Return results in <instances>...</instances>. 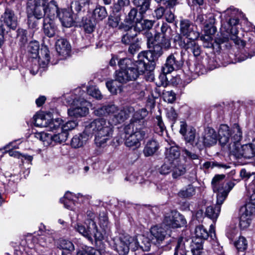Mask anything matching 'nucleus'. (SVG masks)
<instances>
[{
    "label": "nucleus",
    "instance_id": "nucleus-1",
    "mask_svg": "<svg viewBox=\"0 0 255 255\" xmlns=\"http://www.w3.org/2000/svg\"><path fill=\"white\" fill-rule=\"evenodd\" d=\"M147 113L145 109L136 112L130 123L124 127L125 144L127 147H137L140 145V141L148 136L149 129L144 119Z\"/></svg>",
    "mask_w": 255,
    "mask_h": 255
},
{
    "label": "nucleus",
    "instance_id": "nucleus-2",
    "mask_svg": "<svg viewBox=\"0 0 255 255\" xmlns=\"http://www.w3.org/2000/svg\"><path fill=\"white\" fill-rule=\"evenodd\" d=\"M241 15L239 10L234 7L226 9L223 13L224 18L222 20L221 31L223 35L227 36V40L230 37L236 44L243 47L245 46V42L237 36L239 31L237 25Z\"/></svg>",
    "mask_w": 255,
    "mask_h": 255
},
{
    "label": "nucleus",
    "instance_id": "nucleus-3",
    "mask_svg": "<svg viewBox=\"0 0 255 255\" xmlns=\"http://www.w3.org/2000/svg\"><path fill=\"white\" fill-rule=\"evenodd\" d=\"M120 70L116 72V81L121 83L135 80L140 73L147 71V65L141 60L132 63L127 58L121 59L118 61Z\"/></svg>",
    "mask_w": 255,
    "mask_h": 255
},
{
    "label": "nucleus",
    "instance_id": "nucleus-4",
    "mask_svg": "<svg viewBox=\"0 0 255 255\" xmlns=\"http://www.w3.org/2000/svg\"><path fill=\"white\" fill-rule=\"evenodd\" d=\"M85 126L88 134L95 135V143L98 147H105L112 137L113 126L103 118L95 119Z\"/></svg>",
    "mask_w": 255,
    "mask_h": 255
},
{
    "label": "nucleus",
    "instance_id": "nucleus-5",
    "mask_svg": "<svg viewBox=\"0 0 255 255\" xmlns=\"http://www.w3.org/2000/svg\"><path fill=\"white\" fill-rule=\"evenodd\" d=\"M234 135L232 137L234 143L230 146V151L238 158L244 157L250 159L255 157L252 142L241 145L240 142L242 139V132L239 125H235L233 129Z\"/></svg>",
    "mask_w": 255,
    "mask_h": 255
},
{
    "label": "nucleus",
    "instance_id": "nucleus-6",
    "mask_svg": "<svg viewBox=\"0 0 255 255\" xmlns=\"http://www.w3.org/2000/svg\"><path fill=\"white\" fill-rule=\"evenodd\" d=\"M140 240H145L146 244L143 246L139 244L137 239L130 237L128 235H123L120 237L118 242L116 244V248L120 255H125L128 254L130 249L132 251H135L138 248L142 250H148L149 249L150 243L148 240L143 236H139Z\"/></svg>",
    "mask_w": 255,
    "mask_h": 255
},
{
    "label": "nucleus",
    "instance_id": "nucleus-7",
    "mask_svg": "<svg viewBox=\"0 0 255 255\" xmlns=\"http://www.w3.org/2000/svg\"><path fill=\"white\" fill-rule=\"evenodd\" d=\"M145 36L147 47L151 49L148 51H142L139 53L138 55V60L143 62L147 66L146 64V61L153 62L155 59L162 54V49L164 48L156 41H153L152 42V44H150L149 39L150 37H152V35L151 33L146 32Z\"/></svg>",
    "mask_w": 255,
    "mask_h": 255
},
{
    "label": "nucleus",
    "instance_id": "nucleus-8",
    "mask_svg": "<svg viewBox=\"0 0 255 255\" xmlns=\"http://www.w3.org/2000/svg\"><path fill=\"white\" fill-rule=\"evenodd\" d=\"M89 225L87 229H86L84 226L78 224L75 227V229L91 242H93V238L96 241L102 240L103 238L102 234L98 231L96 223L93 220H91L89 221Z\"/></svg>",
    "mask_w": 255,
    "mask_h": 255
},
{
    "label": "nucleus",
    "instance_id": "nucleus-9",
    "mask_svg": "<svg viewBox=\"0 0 255 255\" xmlns=\"http://www.w3.org/2000/svg\"><path fill=\"white\" fill-rule=\"evenodd\" d=\"M33 2V0H30L27 3L26 11L28 18L34 16L37 19H40L45 17L47 0H37L34 4Z\"/></svg>",
    "mask_w": 255,
    "mask_h": 255
},
{
    "label": "nucleus",
    "instance_id": "nucleus-10",
    "mask_svg": "<svg viewBox=\"0 0 255 255\" xmlns=\"http://www.w3.org/2000/svg\"><path fill=\"white\" fill-rule=\"evenodd\" d=\"M29 56L30 58L36 59L38 58L44 63L47 64L50 61L49 51L46 48L40 49V55L39 54V44L37 41H31L28 46Z\"/></svg>",
    "mask_w": 255,
    "mask_h": 255
},
{
    "label": "nucleus",
    "instance_id": "nucleus-11",
    "mask_svg": "<svg viewBox=\"0 0 255 255\" xmlns=\"http://www.w3.org/2000/svg\"><path fill=\"white\" fill-rule=\"evenodd\" d=\"M179 25L181 34L186 37V40H196L199 37L196 26L189 19H181Z\"/></svg>",
    "mask_w": 255,
    "mask_h": 255
},
{
    "label": "nucleus",
    "instance_id": "nucleus-12",
    "mask_svg": "<svg viewBox=\"0 0 255 255\" xmlns=\"http://www.w3.org/2000/svg\"><path fill=\"white\" fill-rule=\"evenodd\" d=\"M89 104V103L84 99L74 100L73 105L68 111V115L75 117L85 116L88 113V106Z\"/></svg>",
    "mask_w": 255,
    "mask_h": 255
},
{
    "label": "nucleus",
    "instance_id": "nucleus-13",
    "mask_svg": "<svg viewBox=\"0 0 255 255\" xmlns=\"http://www.w3.org/2000/svg\"><path fill=\"white\" fill-rule=\"evenodd\" d=\"M163 223L170 228H177L185 225L186 221L179 213L171 211L165 214Z\"/></svg>",
    "mask_w": 255,
    "mask_h": 255
},
{
    "label": "nucleus",
    "instance_id": "nucleus-14",
    "mask_svg": "<svg viewBox=\"0 0 255 255\" xmlns=\"http://www.w3.org/2000/svg\"><path fill=\"white\" fill-rule=\"evenodd\" d=\"M217 141L216 132L213 128H208L205 130L204 135L198 139L196 145L198 148L202 149L205 146H213Z\"/></svg>",
    "mask_w": 255,
    "mask_h": 255
},
{
    "label": "nucleus",
    "instance_id": "nucleus-15",
    "mask_svg": "<svg viewBox=\"0 0 255 255\" xmlns=\"http://www.w3.org/2000/svg\"><path fill=\"white\" fill-rule=\"evenodd\" d=\"M235 125H239L235 124L231 129L227 125H221L218 130L219 142L222 145H225L229 143V148L230 150V146H232L234 142L232 139L233 134V129Z\"/></svg>",
    "mask_w": 255,
    "mask_h": 255
},
{
    "label": "nucleus",
    "instance_id": "nucleus-16",
    "mask_svg": "<svg viewBox=\"0 0 255 255\" xmlns=\"http://www.w3.org/2000/svg\"><path fill=\"white\" fill-rule=\"evenodd\" d=\"M17 159H18L19 166L20 168V173L22 172L23 177L25 178L30 172L29 169L33 157L17 151Z\"/></svg>",
    "mask_w": 255,
    "mask_h": 255
},
{
    "label": "nucleus",
    "instance_id": "nucleus-17",
    "mask_svg": "<svg viewBox=\"0 0 255 255\" xmlns=\"http://www.w3.org/2000/svg\"><path fill=\"white\" fill-rule=\"evenodd\" d=\"M177 53H174L171 54L167 57L166 63L162 67L164 75L177 70L181 67V63L177 60Z\"/></svg>",
    "mask_w": 255,
    "mask_h": 255
},
{
    "label": "nucleus",
    "instance_id": "nucleus-18",
    "mask_svg": "<svg viewBox=\"0 0 255 255\" xmlns=\"http://www.w3.org/2000/svg\"><path fill=\"white\" fill-rule=\"evenodd\" d=\"M195 237L194 239H201L202 241L207 239L209 235L212 239H214V238H216L215 227L214 225L211 224L210 225L209 233L203 225L197 226L195 230Z\"/></svg>",
    "mask_w": 255,
    "mask_h": 255
},
{
    "label": "nucleus",
    "instance_id": "nucleus-19",
    "mask_svg": "<svg viewBox=\"0 0 255 255\" xmlns=\"http://www.w3.org/2000/svg\"><path fill=\"white\" fill-rule=\"evenodd\" d=\"M0 20L3 22L8 28L12 30L16 28V19L14 11L6 7L4 12L1 15Z\"/></svg>",
    "mask_w": 255,
    "mask_h": 255
},
{
    "label": "nucleus",
    "instance_id": "nucleus-20",
    "mask_svg": "<svg viewBox=\"0 0 255 255\" xmlns=\"http://www.w3.org/2000/svg\"><path fill=\"white\" fill-rule=\"evenodd\" d=\"M43 30L44 34L48 37L54 36L58 31V28L54 20L48 18H44Z\"/></svg>",
    "mask_w": 255,
    "mask_h": 255
},
{
    "label": "nucleus",
    "instance_id": "nucleus-21",
    "mask_svg": "<svg viewBox=\"0 0 255 255\" xmlns=\"http://www.w3.org/2000/svg\"><path fill=\"white\" fill-rule=\"evenodd\" d=\"M129 111L126 108L119 109L116 106V110L111 115L113 116V121L115 124L123 122L129 116Z\"/></svg>",
    "mask_w": 255,
    "mask_h": 255
},
{
    "label": "nucleus",
    "instance_id": "nucleus-22",
    "mask_svg": "<svg viewBox=\"0 0 255 255\" xmlns=\"http://www.w3.org/2000/svg\"><path fill=\"white\" fill-rule=\"evenodd\" d=\"M45 14L44 18H48L54 20L55 18L58 17L59 10L56 2L51 0L50 2L47 1L45 6Z\"/></svg>",
    "mask_w": 255,
    "mask_h": 255
},
{
    "label": "nucleus",
    "instance_id": "nucleus-23",
    "mask_svg": "<svg viewBox=\"0 0 255 255\" xmlns=\"http://www.w3.org/2000/svg\"><path fill=\"white\" fill-rule=\"evenodd\" d=\"M58 17L63 26L69 27L72 25L74 20L72 14L70 10H62L59 12Z\"/></svg>",
    "mask_w": 255,
    "mask_h": 255
},
{
    "label": "nucleus",
    "instance_id": "nucleus-24",
    "mask_svg": "<svg viewBox=\"0 0 255 255\" xmlns=\"http://www.w3.org/2000/svg\"><path fill=\"white\" fill-rule=\"evenodd\" d=\"M90 134L86 131V128L84 131L79 135H75L71 141V145L74 148H79L83 145L88 139Z\"/></svg>",
    "mask_w": 255,
    "mask_h": 255
},
{
    "label": "nucleus",
    "instance_id": "nucleus-25",
    "mask_svg": "<svg viewBox=\"0 0 255 255\" xmlns=\"http://www.w3.org/2000/svg\"><path fill=\"white\" fill-rule=\"evenodd\" d=\"M71 46L68 41L64 38H60L56 42V50L61 55L65 56L69 54Z\"/></svg>",
    "mask_w": 255,
    "mask_h": 255
},
{
    "label": "nucleus",
    "instance_id": "nucleus-26",
    "mask_svg": "<svg viewBox=\"0 0 255 255\" xmlns=\"http://www.w3.org/2000/svg\"><path fill=\"white\" fill-rule=\"evenodd\" d=\"M159 145L157 141L150 139L147 141L144 149L143 153L145 157H148L153 155L159 149Z\"/></svg>",
    "mask_w": 255,
    "mask_h": 255
},
{
    "label": "nucleus",
    "instance_id": "nucleus-27",
    "mask_svg": "<svg viewBox=\"0 0 255 255\" xmlns=\"http://www.w3.org/2000/svg\"><path fill=\"white\" fill-rule=\"evenodd\" d=\"M172 177L177 178L183 175L186 172V167L184 164L181 161H175L172 162Z\"/></svg>",
    "mask_w": 255,
    "mask_h": 255
},
{
    "label": "nucleus",
    "instance_id": "nucleus-28",
    "mask_svg": "<svg viewBox=\"0 0 255 255\" xmlns=\"http://www.w3.org/2000/svg\"><path fill=\"white\" fill-rule=\"evenodd\" d=\"M124 28L127 31V33L122 36V43L126 45H129L133 42H136L137 40L136 38V33L132 32V28H128L127 26L124 27Z\"/></svg>",
    "mask_w": 255,
    "mask_h": 255
},
{
    "label": "nucleus",
    "instance_id": "nucleus-29",
    "mask_svg": "<svg viewBox=\"0 0 255 255\" xmlns=\"http://www.w3.org/2000/svg\"><path fill=\"white\" fill-rule=\"evenodd\" d=\"M150 233L158 242L164 240L166 236L165 229L159 226H154L152 227L150 229Z\"/></svg>",
    "mask_w": 255,
    "mask_h": 255
},
{
    "label": "nucleus",
    "instance_id": "nucleus-30",
    "mask_svg": "<svg viewBox=\"0 0 255 255\" xmlns=\"http://www.w3.org/2000/svg\"><path fill=\"white\" fill-rule=\"evenodd\" d=\"M116 110V106L115 105H108L95 109L94 113L97 116H106L111 115V113Z\"/></svg>",
    "mask_w": 255,
    "mask_h": 255
},
{
    "label": "nucleus",
    "instance_id": "nucleus-31",
    "mask_svg": "<svg viewBox=\"0 0 255 255\" xmlns=\"http://www.w3.org/2000/svg\"><path fill=\"white\" fill-rule=\"evenodd\" d=\"M165 155V158L168 161L170 162H175V161L179 160L178 158L180 156V153L178 147L173 146L166 149Z\"/></svg>",
    "mask_w": 255,
    "mask_h": 255
},
{
    "label": "nucleus",
    "instance_id": "nucleus-32",
    "mask_svg": "<svg viewBox=\"0 0 255 255\" xmlns=\"http://www.w3.org/2000/svg\"><path fill=\"white\" fill-rule=\"evenodd\" d=\"M8 154L10 156L16 155V142H10L2 148L0 149V158L4 155Z\"/></svg>",
    "mask_w": 255,
    "mask_h": 255
},
{
    "label": "nucleus",
    "instance_id": "nucleus-33",
    "mask_svg": "<svg viewBox=\"0 0 255 255\" xmlns=\"http://www.w3.org/2000/svg\"><path fill=\"white\" fill-rule=\"evenodd\" d=\"M186 242L187 241L183 237L178 239L174 255H187V250L185 247Z\"/></svg>",
    "mask_w": 255,
    "mask_h": 255
},
{
    "label": "nucleus",
    "instance_id": "nucleus-34",
    "mask_svg": "<svg viewBox=\"0 0 255 255\" xmlns=\"http://www.w3.org/2000/svg\"><path fill=\"white\" fill-rule=\"evenodd\" d=\"M48 120L46 116L42 114H37L33 117L32 123L36 127L46 128Z\"/></svg>",
    "mask_w": 255,
    "mask_h": 255
},
{
    "label": "nucleus",
    "instance_id": "nucleus-35",
    "mask_svg": "<svg viewBox=\"0 0 255 255\" xmlns=\"http://www.w3.org/2000/svg\"><path fill=\"white\" fill-rule=\"evenodd\" d=\"M195 40H186V46L185 49L190 50L196 57L200 55L201 53V48L200 46L195 41Z\"/></svg>",
    "mask_w": 255,
    "mask_h": 255
},
{
    "label": "nucleus",
    "instance_id": "nucleus-36",
    "mask_svg": "<svg viewBox=\"0 0 255 255\" xmlns=\"http://www.w3.org/2000/svg\"><path fill=\"white\" fill-rule=\"evenodd\" d=\"M220 212V207L219 206H209L206 208V216L212 220H216Z\"/></svg>",
    "mask_w": 255,
    "mask_h": 255
},
{
    "label": "nucleus",
    "instance_id": "nucleus-37",
    "mask_svg": "<svg viewBox=\"0 0 255 255\" xmlns=\"http://www.w3.org/2000/svg\"><path fill=\"white\" fill-rule=\"evenodd\" d=\"M225 176L223 174L216 175L213 178L212 185L214 191L223 190L224 187L223 179Z\"/></svg>",
    "mask_w": 255,
    "mask_h": 255
},
{
    "label": "nucleus",
    "instance_id": "nucleus-38",
    "mask_svg": "<svg viewBox=\"0 0 255 255\" xmlns=\"http://www.w3.org/2000/svg\"><path fill=\"white\" fill-rule=\"evenodd\" d=\"M149 43L151 44L153 41L157 42L165 49H168L170 47V36H164V38H157V37H150L149 39Z\"/></svg>",
    "mask_w": 255,
    "mask_h": 255
},
{
    "label": "nucleus",
    "instance_id": "nucleus-39",
    "mask_svg": "<svg viewBox=\"0 0 255 255\" xmlns=\"http://www.w3.org/2000/svg\"><path fill=\"white\" fill-rule=\"evenodd\" d=\"M63 121L61 118H57L53 120H49L48 125L46 127L49 130L51 131L60 130V128L63 125Z\"/></svg>",
    "mask_w": 255,
    "mask_h": 255
},
{
    "label": "nucleus",
    "instance_id": "nucleus-40",
    "mask_svg": "<svg viewBox=\"0 0 255 255\" xmlns=\"http://www.w3.org/2000/svg\"><path fill=\"white\" fill-rule=\"evenodd\" d=\"M35 137L43 142L45 146L52 144L53 141L52 135L46 132H38L35 134Z\"/></svg>",
    "mask_w": 255,
    "mask_h": 255
},
{
    "label": "nucleus",
    "instance_id": "nucleus-41",
    "mask_svg": "<svg viewBox=\"0 0 255 255\" xmlns=\"http://www.w3.org/2000/svg\"><path fill=\"white\" fill-rule=\"evenodd\" d=\"M196 190L192 185H188L178 192V196L181 198H187L195 194Z\"/></svg>",
    "mask_w": 255,
    "mask_h": 255
},
{
    "label": "nucleus",
    "instance_id": "nucleus-42",
    "mask_svg": "<svg viewBox=\"0 0 255 255\" xmlns=\"http://www.w3.org/2000/svg\"><path fill=\"white\" fill-rule=\"evenodd\" d=\"M75 196L72 193L67 192L64 195V197L60 199V202L64 204L65 208L72 210L73 205L74 204L72 201L74 200V197Z\"/></svg>",
    "mask_w": 255,
    "mask_h": 255
},
{
    "label": "nucleus",
    "instance_id": "nucleus-43",
    "mask_svg": "<svg viewBox=\"0 0 255 255\" xmlns=\"http://www.w3.org/2000/svg\"><path fill=\"white\" fill-rule=\"evenodd\" d=\"M151 0H133L134 5L139 7V13L141 15L144 13L148 9Z\"/></svg>",
    "mask_w": 255,
    "mask_h": 255
},
{
    "label": "nucleus",
    "instance_id": "nucleus-44",
    "mask_svg": "<svg viewBox=\"0 0 255 255\" xmlns=\"http://www.w3.org/2000/svg\"><path fill=\"white\" fill-rule=\"evenodd\" d=\"M94 15L96 19L103 20L108 15L105 7L98 5L94 10Z\"/></svg>",
    "mask_w": 255,
    "mask_h": 255
},
{
    "label": "nucleus",
    "instance_id": "nucleus-45",
    "mask_svg": "<svg viewBox=\"0 0 255 255\" xmlns=\"http://www.w3.org/2000/svg\"><path fill=\"white\" fill-rule=\"evenodd\" d=\"M255 213V205L249 202L245 206L241 207L240 209V214H244L247 216L251 217Z\"/></svg>",
    "mask_w": 255,
    "mask_h": 255
},
{
    "label": "nucleus",
    "instance_id": "nucleus-46",
    "mask_svg": "<svg viewBox=\"0 0 255 255\" xmlns=\"http://www.w3.org/2000/svg\"><path fill=\"white\" fill-rule=\"evenodd\" d=\"M130 4L129 0H117L112 6L113 13H118Z\"/></svg>",
    "mask_w": 255,
    "mask_h": 255
},
{
    "label": "nucleus",
    "instance_id": "nucleus-47",
    "mask_svg": "<svg viewBox=\"0 0 255 255\" xmlns=\"http://www.w3.org/2000/svg\"><path fill=\"white\" fill-rule=\"evenodd\" d=\"M170 29L166 23H163L160 27V31L157 32L153 37L164 38V36H170Z\"/></svg>",
    "mask_w": 255,
    "mask_h": 255
},
{
    "label": "nucleus",
    "instance_id": "nucleus-48",
    "mask_svg": "<svg viewBox=\"0 0 255 255\" xmlns=\"http://www.w3.org/2000/svg\"><path fill=\"white\" fill-rule=\"evenodd\" d=\"M68 132L60 128V132L52 135L53 141L57 143L65 142L68 137Z\"/></svg>",
    "mask_w": 255,
    "mask_h": 255
},
{
    "label": "nucleus",
    "instance_id": "nucleus-49",
    "mask_svg": "<svg viewBox=\"0 0 255 255\" xmlns=\"http://www.w3.org/2000/svg\"><path fill=\"white\" fill-rule=\"evenodd\" d=\"M77 255H102L99 250H96L92 247H86L82 250L77 252Z\"/></svg>",
    "mask_w": 255,
    "mask_h": 255
},
{
    "label": "nucleus",
    "instance_id": "nucleus-50",
    "mask_svg": "<svg viewBox=\"0 0 255 255\" xmlns=\"http://www.w3.org/2000/svg\"><path fill=\"white\" fill-rule=\"evenodd\" d=\"M137 10L134 8H132L125 19L126 22L129 24H133L134 22L140 19V17H137Z\"/></svg>",
    "mask_w": 255,
    "mask_h": 255
},
{
    "label": "nucleus",
    "instance_id": "nucleus-51",
    "mask_svg": "<svg viewBox=\"0 0 255 255\" xmlns=\"http://www.w3.org/2000/svg\"><path fill=\"white\" fill-rule=\"evenodd\" d=\"M17 39H18L19 44L21 46L27 43V31L23 29H18L17 31Z\"/></svg>",
    "mask_w": 255,
    "mask_h": 255
},
{
    "label": "nucleus",
    "instance_id": "nucleus-52",
    "mask_svg": "<svg viewBox=\"0 0 255 255\" xmlns=\"http://www.w3.org/2000/svg\"><path fill=\"white\" fill-rule=\"evenodd\" d=\"M172 162L167 160L159 168V172L162 175H166L172 171Z\"/></svg>",
    "mask_w": 255,
    "mask_h": 255
},
{
    "label": "nucleus",
    "instance_id": "nucleus-53",
    "mask_svg": "<svg viewBox=\"0 0 255 255\" xmlns=\"http://www.w3.org/2000/svg\"><path fill=\"white\" fill-rule=\"evenodd\" d=\"M235 246L239 251H243L247 249L248 247L247 241L245 238L241 236L235 242Z\"/></svg>",
    "mask_w": 255,
    "mask_h": 255
},
{
    "label": "nucleus",
    "instance_id": "nucleus-54",
    "mask_svg": "<svg viewBox=\"0 0 255 255\" xmlns=\"http://www.w3.org/2000/svg\"><path fill=\"white\" fill-rule=\"evenodd\" d=\"M38 244L42 247H47L54 241L53 238L50 236L39 237L37 239Z\"/></svg>",
    "mask_w": 255,
    "mask_h": 255
},
{
    "label": "nucleus",
    "instance_id": "nucleus-55",
    "mask_svg": "<svg viewBox=\"0 0 255 255\" xmlns=\"http://www.w3.org/2000/svg\"><path fill=\"white\" fill-rule=\"evenodd\" d=\"M59 247L63 250H67L70 252L74 250V246L73 243L69 241L65 240H61L60 241Z\"/></svg>",
    "mask_w": 255,
    "mask_h": 255
},
{
    "label": "nucleus",
    "instance_id": "nucleus-56",
    "mask_svg": "<svg viewBox=\"0 0 255 255\" xmlns=\"http://www.w3.org/2000/svg\"><path fill=\"white\" fill-rule=\"evenodd\" d=\"M252 218L244 214H241L240 219V226L243 229L248 228L251 224Z\"/></svg>",
    "mask_w": 255,
    "mask_h": 255
},
{
    "label": "nucleus",
    "instance_id": "nucleus-57",
    "mask_svg": "<svg viewBox=\"0 0 255 255\" xmlns=\"http://www.w3.org/2000/svg\"><path fill=\"white\" fill-rule=\"evenodd\" d=\"M214 192H217L216 206L220 207L228 196V191H224L223 190H221L220 191H216Z\"/></svg>",
    "mask_w": 255,
    "mask_h": 255
},
{
    "label": "nucleus",
    "instance_id": "nucleus-58",
    "mask_svg": "<svg viewBox=\"0 0 255 255\" xmlns=\"http://www.w3.org/2000/svg\"><path fill=\"white\" fill-rule=\"evenodd\" d=\"M191 250L201 251L203 250V241L201 239H193L191 243Z\"/></svg>",
    "mask_w": 255,
    "mask_h": 255
},
{
    "label": "nucleus",
    "instance_id": "nucleus-59",
    "mask_svg": "<svg viewBox=\"0 0 255 255\" xmlns=\"http://www.w3.org/2000/svg\"><path fill=\"white\" fill-rule=\"evenodd\" d=\"M141 19L142 17L140 16V19L137 20V21L134 22V25L128 27V28H132V32H134L133 33H136V35H137L138 33H139L140 31H142L143 30H144Z\"/></svg>",
    "mask_w": 255,
    "mask_h": 255
},
{
    "label": "nucleus",
    "instance_id": "nucleus-60",
    "mask_svg": "<svg viewBox=\"0 0 255 255\" xmlns=\"http://www.w3.org/2000/svg\"><path fill=\"white\" fill-rule=\"evenodd\" d=\"M157 126L155 128V132L159 134H162L165 129L164 123L162 122L161 116H157L156 117Z\"/></svg>",
    "mask_w": 255,
    "mask_h": 255
},
{
    "label": "nucleus",
    "instance_id": "nucleus-61",
    "mask_svg": "<svg viewBox=\"0 0 255 255\" xmlns=\"http://www.w3.org/2000/svg\"><path fill=\"white\" fill-rule=\"evenodd\" d=\"M214 167H218L219 168H228L230 167L229 166H228L226 164L218 163L216 162L207 161L205 162L203 165V168L206 169H209L210 167L213 168Z\"/></svg>",
    "mask_w": 255,
    "mask_h": 255
},
{
    "label": "nucleus",
    "instance_id": "nucleus-62",
    "mask_svg": "<svg viewBox=\"0 0 255 255\" xmlns=\"http://www.w3.org/2000/svg\"><path fill=\"white\" fill-rule=\"evenodd\" d=\"M121 21L120 15H110L108 18V24L112 27H117Z\"/></svg>",
    "mask_w": 255,
    "mask_h": 255
},
{
    "label": "nucleus",
    "instance_id": "nucleus-63",
    "mask_svg": "<svg viewBox=\"0 0 255 255\" xmlns=\"http://www.w3.org/2000/svg\"><path fill=\"white\" fill-rule=\"evenodd\" d=\"M196 130L194 128H190L187 133H185L184 136L185 140L187 142L193 144L195 138Z\"/></svg>",
    "mask_w": 255,
    "mask_h": 255
},
{
    "label": "nucleus",
    "instance_id": "nucleus-64",
    "mask_svg": "<svg viewBox=\"0 0 255 255\" xmlns=\"http://www.w3.org/2000/svg\"><path fill=\"white\" fill-rule=\"evenodd\" d=\"M87 92L90 95L97 99H101L102 98L100 91L95 87H89L87 89Z\"/></svg>",
    "mask_w": 255,
    "mask_h": 255
}]
</instances>
